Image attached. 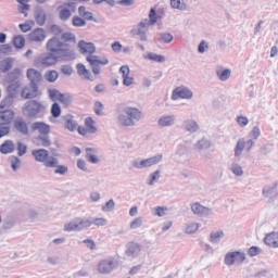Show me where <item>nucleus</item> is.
<instances>
[{
    "mask_svg": "<svg viewBox=\"0 0 278 278\" xmlns=\"http://www.w3.org/2000/svg\"><path fill=\"white\" fill-rule=\"evenodd\" d=\"M47 52L41 53L34 60L35 68H51L56 66L59 62H73L77 60V53L71 48V45L60 41L54 36L46 43Z\"/></svg>",
    "mask_w": 278,
    "mask_h": 278,
    "instance_id": "nucleus-1",
    "label": "nucleus"
},
{
    "mask_svg": "<svg viewBox=\"0 0 278 278\" xmlns=\"http://www.w3.org/2000/svg\"><path fill=\"white\" fill-rule=\"evenodd\" d=\"M47 110V106L36 100H27L23 106H22V114L25 118H28L29 121H34L36 118H42L45 116V111Z\"/></svg>",
    "mask_w": 278,
    "mask_h": 278,
    "instance_id": "nucleus-2",
    "label": "nucleus"
},
{
    "mask_svg": "<svg viewBox=\"0 0 278 278\" xmlns=\"http://www.w3.org/2000/svg\"><path fill=\"white\" fill-rule=\"evenodd\" d=\"M142 118V111L138 108L126 106L124 113L117 115V123L122 127H135L136 123Z\"/></svg>",
    "mask_w": 278,
    "mask_h": 278,
    "instance_id": "nucleus-3",
    "label": "nucleus"
},
{
    "mask_svg": "<svg viewBox=\"0 0 278 278\" xmlns=\"http://www.w3.org/2000/svg\"><path fill=\"white\" fill-rule=\"evenodd\" d=\"M14 116H16V113L12 109L0 111V139L10 136V131H12L10 125L14 123Z\"/></svg>",
    "mask_w": 278,
    "mask_h": 278,
    "instance_id": "nucleus-4",
    "label": "nucleus"
},
{
    "mask_svg": "<svg viewBox=\"0 0 278 278\" xmlns=\"http://www.w3.org/2000/svg\"><path fill=\"white\" fill-rule=\"evenodd\" d=\"M31 155L35 161L45 164L46 168H53L56 164H60V161L55 156L49 155V150L45 148L35 149L31 151Z\"/></svg>",
    "mask_w": 278,
    "mask_h": 278,
    "instance_id": "nucleus-5",
    "label": "nucleus"
},
{
    "mask_svg": "<svg viewBox=\"0 0 278 278\" xmlns=\"http://www.w3.org/2000/svg\"><path fill=\"white\" fill-rule=\"evenodd\" d=\"M18 88H21V81L9 83L7 86L8 96L1 100L0 110H5V108H12L14 99L18 97Z\"/></svg>",
    "mask_w": 278,
    "mask_h": 278,
    "instance_id": "nucleus-6",
    "label": "nucleus"
},
{
    "mask_svg": "<svg viewBox=\"0 0 278 278\" xmlns=\"http://www.w3.org/2000/svg\"><path fill=\"white\" fill-rule=\"evenodd\" d=\"M88 227H92L90 217H78L65 224L64 231H84V229H88Z\"/></svg>",
    "mask_w": 278,
    "mask_h": 278,
    "instance_id": "nucleus-7",
    "label": "nucleus"
},
{
    "mask_svg": "<svg viewBox=\"0 0 278 278\" xmlns=\"http://www.w3.org/2000/svg\"><path fill=\"white\" fill-rule=\"evenodd\" d=\"M247 260V254L240 250L226 253L224 256L225 266H233L235 264H243Z\"/></svg>",
    "mask_w": 278,
    "mask_h": 278,
    "instance_id": "nucleus-8",
    "label": "nucleus"
},
{
    "mask_svg": "<svg viewBox=\"0 0 278 278\" xmlns=\"http://www.w3.org/2000/svg\"><path fill=\"white\" fill-rule=\"evenodd\" d=\"M87 62L92 66L93 75H101V66H108L110 60L108 58L99 59L98 55H87Z\"/></svg>",
    "mask_w": 278,
    "mask_h": 278,
    "instance_id": "nucleus-9",
    "label": "nucleus"
},
{
    "mask_svg": "<svg viewBox=\"0 0 278 278\" xmlns=\"http://www.w3.org/2000/svg\"><path fill=\"white\" fill-rule=\"evenodd\" d=\"M162 154H157L155 156L143 159L140 162L134 161L132 166L134 168L142 169V168H150V166H155V164H160L162 162Z\"/></svg>",
    "mask_w": 278,
    "mask_h": 278,
    "instance_id": "nucleus-10",
    "label": "nucleus"
},
{
    "mask_svg": "<svg viewBox=\"0 0 278 278\" xmlns=\"http://www.w3.org/2000/svg\"><path fill=\"white\" fill-rule=\"evenodd\" d=\"M40 94H41L40 86L36 85V87L34 88L31 86V83L26 85L21 91V97H22V99H25V100L38 99V97H40Z\"/></svg>",
    "mask_w": 278,
    "mask_h": 278,
    "instance_id": "nucleus-11",
    "label": "nucleus"
},
{
    "mask_svg": "<svg viewBox=\"0 0 278 278\" xmlns=\"http://www.w3.org/2000/svg\"><path fill=\"white\" fill-rule=\"evenodd\" d=\"M194 93L188 87H177L172 92V101H178V99H192Z\"/></svg>",
    "mask_w": 278,
    "mask_h": 278,
    "instance_id": "nucleus-12",
    "label": "nucleus"
},
{
    "mask_svg": "<svg viewBox=\"0 0 278 278\" xmlns=\"http://www.w3.org/2000/svg\"><path fill=\"white\" fill-rule=\"evenodd\" d=\"M191 211L195 216H200V218H207V216H212V214H214L212 208L203 206L199 202L191 203Z\"/></svg>",
    "mask_w": 278,
    "mask_h": 278,
    "instance_id": "nucleus-13",
    "label": "nucleus"
},
{
    "mask_svg": "<svg viewBox=\"0 0 278 278\" xmlns=\"http://www.w3.org/2000/svg\"><path fill=\"white\" fill-rule=\"evenodd\" d=\"M146 27H149V24L144 21H141L137 26L131 28L130 35L139 36L141 42H147L149 38L147 37V30L144 29Z\"/></svg>",
    "mask_w": 278,
    "mask_h": 278,
    "instance_id": "nucleus-14",
    "label": "nucleus"
},
{
    "mask_svg": "<svg viewBox=\"0 0 278 278\" xmlns=\"http://www.w3.org/2000/svg\"><path fill=\"white\" fill-rule=\"evenodd\" d=\"M115 268L116 262H114V260L112 258L102 260L98 264V270L99 273H101V275H110V273H112V270H114Z\"/></svg>",
    "mask_w": 278,
    "mask_h": 278,
    "instance_id": "nucleus-15",
    "label": "nucleus"
},
{
    "mask_svg": "<svg viewBox=\"0 0 278 278\" xmlns=\"http://www.w3.org/2000/svg\"><path fill=\"white\" fill-rule=\"evenodd\" d=\"M13 127L22 136H29V126L27 125V122L25 121V118L16 117L13 121Z\"/></svg>",
    "mask_w": 278,
    "mask_h": 278,
    "instance_id": "nucleus-16",
    "label": "nucleus"
},
{
    "mask_svg": "<svg viewBox=\"0 0 278 278\" xmlns=\"http://www.w3.org/2000/svg\"><path fill=\"white\" fill-rule=\"evenodd\" d=\"M27 79H29L31 87L36 88L40 86V81H42V73L36 68H28L26 72Z\"/></svg>",
    "mask_w": 278,
    "mask_h": 278,
    "instance_id": "nucleus-17",
    "label": "nucleus"
},
{
    "mask_svg": "<svg viewBox=\"0 0 278 278\" xmlns=\"http://www.w3.org/2000/svg\"><path fill=\"white\" fill-rule=\"evenodd\" d=\"M31 129L33 131H38L39 136H49L51 134V126L45 122H34Z\"/></svg>",
    "mask_w": 278,
    "mask_h": 278,
    "instance_id": "nucleus-18",
    "label": "nucleus"
},
{
    "mask_svg": "<svg viewBox=\"0 0 278 278\" xmlns=\"http://www.w3.org/2000/svg\"><path fill=\"white\" fill-rule=\"evenodd\" d=\"M78 49H80L83 55H86V53L92 55L97 52V47L92 42H86V40L78 41Z\"/></svg>",
    "mask_w": 278,
    "mask_h": 278,
    "instance_id": "nucleus-19",
    "label": "nucleus"
},
{
    "mask_svg": "<svg viewBox=\"0 0 278 278\" xmlns=\"http://www.w3.org/2000/svg\"><path fill=\"white\" fill-rule=\"evenodd\" d=\"M77 75L79 77H83V79H87L88 81H94V77L92 76V73L90 70L86 68V65L84 63H78L76 65Z\"/></svg>",
    "mask_w": 278,
    "mask_h": 278,
    "instance_id": "nucleus-20",
    "label": "nucleus"
},
{
    "mask_svg": "<svg viewBox=\"0 0 278 278\" xmlns=\"http://www.w3.org/2000/svg\"><path fill=\"white\" fill-rule=\"evenodd\" d=\"M45 38H47L45 28H35L30 34H28V40H30V42H42Z\"/></svg>",
    "mask_w": 278,
    "mask_h": 278,
    "instance_id": "nucleus-21",
    "label": "nucleus"
},
{
    "mask_svg": "<svg viewBox=\"0 0 278 278\" xmlns=\"http://www.w3.org/2000/svg\"><path fill=\"white\" fill-rule=\"evenodd\" d=\"M14 151H16V144H14L12 139H7L0 144V153L2 155H10Z\"/></svg>",
    "mask_w": 278,
    "mask_h": 278,
    "instance_id": "nucleus-22",
    "label": "nucleus"
},
{
    "mask_svg": "<svg viewBox=\"0 0 278 278\" xmlns=\"http://www.w3.org/2000/svg\"><path fill=\"white\" fill-rule=\"evenodd\" d=\"M264 243L270 249H278V232L271 231L264 237Z\"/></svg>",
    "mask_w": 278,
    "mask_h": 278,
    "instance_id": "nucleus-23",
    "label": "nucleus"
},
{
    "mask_svg": "<svg viewBox=\"0 0 278 278\" xmlns=\"http://www.w3.org/2000/svg\"><path fill=\"white\" fill-rule=\"evenodd\" d=\"M64 127L67 131H75L77 129V121H75V116L72 114H67L63 116Z\"/></svg>",
    "mask_w": 278,
    "mask_h": 278,
    "instance_id": "nucleus-24",
    "label": "nucleus"
},
{
    "mask_svg": "<svg viewBox=\"0 0 278 278\" xmlns=\"http://www.w3.org/2000/svg\"><path fill=\"white\" fill-rule=\"evenodd\" d=\"M142 250V248L140 247V243H136L134 241H130L129 243H127L126 245V255L128 257H136V255H138V253Z\"/></svg>",
    "mask_w": 278,
    "mask_h": 278,
    "instance_id": "nucleus-25",
    "label": "nucleus"
},
{
    "mask_svg": "<svg viewBox=\"0 0 278 278\" xmlns=\"http://www.w3.org/2000/svg\"><path fill=\"white\" fill-rule=\"evenodd\" d=\"M182 129L189 134H197V131H199V123L194 119H186L182 123Z\"/></svg>",
    "mask_w": 278,
    "mask_h": 278,
    "instance_id": "nucleus-26",
    "label": "nucleus"
},
{
    "mask_svg": "<svg viewBox=\"0 0 278 278\" xmlns=\"http://www.w3.org/2000/svg\"><path fill=\"white\" fill-rule=\"evenodd\" d=\"M159 127H173L175 125V115L161 116L157 121Z\"/></svg>",
    "mask_w": 278,
    "mask_h": 278,
    "instance_id": "nucleus-27",
    "label": "nucleus"
},
{
    "mask_svg": "<svg viewBox=\"0 0 278 278\" xmlns=\"http://www.w3.org/2000/svg\"><path fill=\"white\" fill-rule=\"evenodd\" d=\"M143 21L148 24V27H151V25H155L157 21H160L157 10H155V8H151L149 11V18H144Z\"/></svg>",
    "mask_w": 278,
    "mask_h": 278,
    "instance_id": "nucleus-28",
    "label": "nucleus"
},
{
    "mask_svg": "<svg viewBox=\"0 0 278 278\" xmlns=\"http://www.w3.org/2000/svg\"><path fill=\"white\" fill-rule=\"evenodd\" d=\"M7 83L8 84H13V83H16V81H21L18 79H21V68L18 67H15L13 71L9 72L7 74Z\"/></svg>",
    "mask_w": 278,
    "mask_h": 278,
    "instance_id": "nucleus-29",
    "label": "nucleus"
},
{
    "mask_svg": "<svg viewBox=\"0 0 278 278\" xmlns=\"http://www.w3.org/2000/svg\"><path fill=\"white\" fill-rule=\"evenodd\" d=\"M35 21L39 27L45 26L47 23V13L43 11V9H38L35 11Z\"/></svg>",
    "mask_w": 278,
    "mask_h": 278,
    "instance_id": "nucleus-30",
    "label": "nucleus"
},
{
    "mask_svg": "<svg viewBox=\"0 0 278 278\" xmlns=\"http://www.w3.org/2000/svg\"><path fill=\"white\" fill-rule=\"evenodd\" d=\"M43 77L48 84H55L60 77V74L55 70H49L45 73Z\"/></svg>",
    "mask_w": 278,
    "mask_h": 278,
    "instance_id": "nucleus-31",
    "label": "nucleus"
},
{
    "mask_svg": "<svg viewBox=\"0 0 278 278\" xmlns=\"http://www.w3.org/2000/svg\"><path fill=\"white\" fill-rule=\"evenodd\" d=\"M12 66H14V59L7 58L0 64L1 73H10L12 71Z\"/></svg>",
    "mask_w": 278,
    "mask_h": 278,
    "instance_id": "nucleus-32",
    "label": "nucleus"
},
{
    "mask_svg": "<svg viewBox=\"0 0 278 278\" xmlns=\"http://www.w3.org/2000/svg\"><path fill=\"white\" fill-rule=\"evenodd\" d=\"M146 60H150L151 62H157L159 64H164V62H166V56L154 52H149L146 56Z\"/></svg>",
    "mask_w": 278,
    "mask_h": 278,
    "instance_id": "nucleus-33",
    "label": "nucleus"
},
{
    "mask_svg": "<svg viewBox=\"0 0 278 278\" xmlns=\"http://www.w3.org/2000/svg\"><path fill=\"white\" fill-rule=\"evenodd\" d=\"M59 11V18L61 21H68L72 16L71 9L65 8L64 5H59L58 8Z\"/></svg>",
    "mask_w": 278,
    "mask_h": 278,
    "instance_id": "nucleus-34",
    "label": "nucleus"
},
{
    "mask_svg": "<svg viewBox=\"0 0 278 278\" xmlns=\"http://www.w3.org/2000/svg\"><path fill=\"white\" fill-rule=\"evenodd\" d=\"M223 238H225V231H212L210 235V242H212V244H218Z\"/></svg>",
    "mask_w": 278,
    "mask_h": 278,
    "instance_id": "nucleus-35",
    "label": "nucleus"
},
{
    "mask_svg": "<svg viewBox=\"0 0 278 278\" xmlns=\"http://www.w3.org/2000/svg\"><path fill=\"white\" fill-rule=\"evenodd\" d=\"M94 125H97V122L91 116L85 118V127L88 134H97V126Z\"/></svg>",
    "mask_w": 278,
    "mask_h": 278,
    "instance_id": "nucleus-36",
    "label": "nucleus"
},
{
    "mask_svg": "<svg viewBox=\"0 0 278 278\" xmlns=\"http://www.w3.org/2000/svg\"><path fill=\"white\" fill-rule=\"evenodd\" d=\"M77 37H75V34L71 31L63 33L61 35L60 42H63L64 45H68V42H76Z\"/></svg>",
    "mask_w": 278,
    "mask_h": 278,
    "instance_id": "nucleus-37",
    "label": "nucleus"
},
{
    "mask_svg": "<svg viewBox=\"0 0 278 278\" xmlns=\"http://www.w3.org/2000/svg\"><path fill=\"white\" fill-rule=\"evenodd\" d=\"M216 75L219 81H227V79L231 77V70L229 68L216 70Z\"/></svg>",
    "mask_w": 278,
    "mask_h": 278,
    "instance_id": "nucleus-38",
    "label": "nucleus"
},
{
    "mask_svg": "<svg viewBox=\"0 0 278 278\" xmlns=\"http://www.w3.org/2000/svg\"><path fill=\"white\" fill-rule=\"evenodd\" d=\"M9 162L13 173H16L21 168V159L18 156L11 155Z\"/></svg>",
    "mask_w": 278,
    "mask_h": 278,
    "instance_id": "nucleus-39",
    "label": "nucleus"
},
{
    "mask_svg": "<svg viewBox=\"0 0 278 278\" xmlns=\"http://www.w3.org/2000/svg\"><path fill=\"white\" fill-rule=\"evenodd\" d=\"M50 114L53 118H60L62 116V106L60 103L53 102L50 109Z\"/></svg>",
    "mask_w": 278,
    "mask_h": 278,
    "instance_id": "nucleus-40",
    "label": "nucleus"
},
{
    "mask_svg": "<svg viewBox=\"0 0 278 278\" xmlns=\"http://www.w3.org/2000/svg\"><path fill=\"white\" fill-rule=\"evenodd\" d=\"M170 7L173 10H180L181 12L188 10V4L182 0H170Z\"/></svg>",
    "mask_w": 278,
    "mask_h": 278,
    "instance_id": "nucleus-41",
    "label": "nucleus"
},
{
    "mask_svg": "<svg viewBox=\"0 0 278 278\" xmlns=\"http://www.w3.org/2000/svg\"><path fill=\"white\" fill-rule=\"evenodd\" d=\"M13 47H15L17 50L25 48V37L23 35H17L13 37Z\"/></svg>",
    "mask_w": 278,
    "mask_h": 278,
    "instance_id": "nucleus-42",
    "label": "nucleus"
},
{
    "mask_svg": "<svg viewBox=\"0 0 278 278\" xmlns=\"http://www.w3.org/2000/svg\"><path fill=\"white\" fill-rule=\"evenodd\" d=\"M48 93H49V98L54 103H56L55 101H60V99H62V94H63L62 92H60V90H58L55 88L48 89Z\"/></svg>",
    "mask_w": 278,
    "mask_h": 278,
    "instance_id": "nucleus-43",
    "label": "nucleus"
},
{
    "mask_svg": "<svg viewBox=\"0 0 278 278\" xmlns=\"http://www.w3.org/2000/svg\"><path fill=\"white\" fill-rule=\"evenodd\" d=\"M159 38L164 45H170L175 40V37L170 33H161L159 34Z\"/></svg>",
    "mask_w": 278,
    "mask_h": 278,
    "instance_id": "nucleus-44",
    "label": "nucleus"
},
{
    "mask_svg": "<svg viewBox=\"0 0 278 278\" xmlns=\"http://www.w3.org/2000/svg\"><path fill=\"white\" fill-rule=\"evenodd\" d=\"M210 147H212V141L206 138L199 140L197 143V149H199L200 151H205L210 149Z\"/></svg>",
    "mask_w": 278,
    "mask_h": 278,
    "instance_id": "nucleus-45",
    "label": "nucleus"
},
{
    "mask_svg": "<svg viewBox=\"0 0 278 278\" xmlns=\"http://www.w3.org/2000/svg\"><path fill=\"white\" fill-rule=\"evenodd\" d=\"M72 25L74 27H86V20L79 15H74L72 18Z\"/></svg>",
    "mask_w": 278,
    "mask_h": 278,
    "instance_id": "nucleus-46",
    "label": "nucleus"
},
{
    "mask_svg": "<svg viewBox=\"0 0 278 278\" xmlns=\"http://www.w3.org/2000/svg\"><path fill=\"white\" fill-rule=\"evenodd\" d=\"M59 101H60V103H62L63 105L68 108V105H71V103H73V96L68 92H65L61 96Z\"/></svg>",
    "mask_w": 278,
    "mask_h": 278,
    "instance_id": "nucleus-47",
    "label": "nucleus"
},
{
    "mask_svg": "<svg viewBox=\"0 0 278 278\" xmlns=\"http://www.w3.org/2000/svg\"><path fill=\"white\" fill-rule=\"evenodd\" d=\"M162 172L156 169L155 172L149 175L148 186H153L157 179H160Z\"/></svg>",
    "mask_w": 278,
    "mask_h": 278,
    "instance_id": "nucleus-48",
    "label": "nucleus"
},
{
    "mask_svg": "<svg viewBox=\"0 0 278 278\" xmlns=\"http://www.w3.org/2000/svg\"><path fill=\"white\" fill-rule=\"evenodd\" d=\"M91 225H96V227H105L108 225V219L103 217H90Z\"/></svg>",
    "mask_w": 278,
    "mask_h": 278,
    "instance_id": "nucleus-49",
    "label": "nucleus"
},
{
    "mask_svg": "<svg viewBox=\"0 0 278 278\" xmlns=\"http://www.w3.org/2000/svg\"><path fill=\"white\" fill-rule=\"evenodd\" d=\"M37 140H40V147H45L46 149L51 147V139H49V135H39Z\"/></svg>",
    "mask_w": 278,
    "mask_h": 278,
    "instance_id": "nucleus-50",
    "label": "nucleus"
},
{
    "mask_svg": "<svg viewBox=\"0 0 278 278\" xmlns=\"http://www.w3.org/2000/svg\"><path fill=\"white\" fill-rule=\"evenodd\" d=\"M103 102L101 101H96L94 104H93V111H94V114L96 116H103Z\"/></svg>",
    "mask_w": 278,
    "mask_h": 278,
    "instance_id": "nucleus-51",
    "label": "nucleus"
},
{
    "mask_svg": "<svg viewBox=\"0 0 278 278\" xmlns=\"http://www.w3.org/2000/svg\"><path fill=\"white\" fill-rule=\"evenodd\" d=\"M245 142L242 140H239L235 148V155L236 157H240L242 155V151H244Z\"/></svg>",
    "mask_w": 278,
    "mask_h": 278,
    "instance_id": "nucleus-52",
    "label": "nucleus"
},
{
    "mask_svg": "<svg viewBox=\"0 0 278 278\" xmlns=\"http://www.w3.org/2000/svg\"><path fill=\"white\" fill-rule=\"evenodd\" d=\"M54 168V175H66V173H68V166L66 165H59V163H56Z\"/></svg>",
    "mask_w": 278,
    "mask_h": 278,
    "instance_id": "nucleus-53",
    "label": "nucleus"
},
{
    "mask_svg": "<svg viewBox=\"0 0 278 278\" xmlns=\"http://www.w3.org/2000/svg\"><path fill=\"white\" fill-rule=\"evenodd\" d=\"M27 153V144L22 141H17V155L18 157H23Z\"/></svg>",
    "mask_w": 278,
    "mask_h": 278,
    "instance_id": "nucleus-54",
    "label": "nucleus"
},
{
    "mask_svg": "<svg viewBox=\"0 0 278 278\" xmlns=\"http://www.w3.org/2000/svg\"><path fill=\"white\" fill-rule=\"evenodd\" d=\"M197 231H199V224L197 223L187 224L186 233L192 235V233H197Z\"/></svg>",
    "mask_w": 278,
    "mask_h": 278,
    "instance_id": "nucleus-55",
    "label": "nucleus"
},
{
    "mask_svg": "<svg viewBox=\"0 0 278 278\" xmlns=\"http://www.w3.org/2000/svg\"><path fill=\"white\" fill-rule=\"evenodd\" d=\"M278 184L274 182L271 186H267L263 188V195L268 197L269 194H273L277 188Z\"/></svg>",
    "mask_w": 278,
    "mask_h": 278,
    "instance_id": "nucleus-56",
    "label": "nucleus"
},
{
    "mask_svg": "<svg viewBox=\"0 0 278 278\" xmlns=\"http://www.w3.org/2000/svg\"><path fill=\"white\" fill-rule=\"evenodd\" d=\"M116 207V203L114 202V199H110L103 206L102 212H112Z\"/></svg>",
    "mask_w": 278,
    "mask_h": 278,
    "instance_id": "nucleus-57",
    "label": "nucleus"
},
{
    "mask_svg": "<svg viewBox=\"0 0 278 278\" xmlns=\"http://www.w3.org/2000/svg\"><path fill=\"white\" fill-rule=\"evenodd\" d=\"M85 157L88 162H90V164H99V162H101L99 156H97V154L93 153H86Z\"/></svg>",
    "mask_w": 278,
    "mask_h": 278,
    "instance_id": "nucleus-58",
    "label": "nucleus"
},
{
    "mask_svg": "<svg viewBox=\"0 0 278 278\" xmlns=\"http://www.w3.org/2000/svg\"><path fill=\"white\" fill-rule=\"evenodd\" d=\"M0 53H2L3 55H10V53H12V46L10 43L1 45Z\"/></svg>",
    "mask_w": 278,
    "mask_h": 278,
    "instance_id": "nucleus-59",
    "label": "nucleus"
},
{
    "mask_svg": "<svg viewBox=\"0 0 278 278\" xmlns=\"http://www.w3.org/2000/svg\"><path fill=\"white\" fill-rule=\"evenodd\" d=\"M60 71L63 75H67L68 77H71V75H73V66H71L68 64L62 65Z\"/></svg>",
    "mask_w": 278,
    "mask_h": 278,
    "instance_id": "nucleus-60",
    "label": "nucleus"
},
{
    "mask_svg": "<svg viewBox=\"0 0 278 278\" xmlns=\"http://www.w3.org/2000/svg\"><path fill=\"white\" fill-rule=\"evenodd\" d=\"M237 123L241 127H247L249 125V117L239 115L237 116Z\"/></svg>",
    "mask_w": 278,
    "mask_h": 278,
    "instance_id": "nucleus-61",
    "label": "nucleus"
},
{
    "mask_svg": "<svg viewBox=\"0 0 278 278\" xmlns=\"http://www.w3.org/2000/svg\"><path fill=\"white\" fill-rule=\"evenodd\" d=\"M262 136V130L257 126H254L253 129L250 132V138H253L254 140H257Z\"/></svg>",
    "mask_w": 278,
    "mask_h": 278,
    "instance_id": "nucleus-62",
    "label": "nucleus"
},
{
    "mask_svg": "<svg viewBox=\"0 0 278 278\" xmlns=\"http://www.w3.org/2000/svg\"><path fill=\"white\" fill-rule=\"evenodd\" d=\"M142 227V217H137L130 223V229H138Z\"/></svg>",
    "mask_w": 278,
    "mask_h": 278,
    "instance_id": "nucleus-63",
    "label": "nucleus"
},
{
    "mask_svg": "<svg viewBox=\"0 0 278 278\" xmlns=\"http://www.w3.org/2000/svg\"><path fill=\"white\" fill-rule=\"evenodd\" d=\"M18 27L23 34H27V31H31V24L27 22L20 24Z\"/></svg>",
    "mask_w": 278,
    "mask_h": 278,
    "instance_id": "nucleus-64",
    "label": "nucleus"
}]
</instances>
